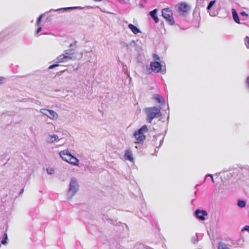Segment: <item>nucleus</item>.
Masks as SVG:
<instances>
[{
    "label": "nucleus",
    "instance_id": "4468645a",
    "mask_svg": "<svg viewBox=\"0 0 249 249\" xmlns=\"http://www.w3.org/2000/svg\"><path fill=\"white\" fill-rule=\"evenodd\" d=\"M125 159L133 162L134 160L132 152L130 150L125 151Z\"/></svg>",
    "mask_w": 249,
    "mask_h": 249
},
{
    "label": "nucleus",
    "instance_id": "72a5a7b5",
    "mask_svg": "<svg viewBox=\"0 0 249 249\" xmlns=\"http://www.w3.org/2000/svg\"><path fill=\"white\" fill-rule=\"evenodd\" d=\"M117 0L121 3H124V0Z\"/></svg>",
    "mask_w": 249,
    "mask_h": 249
},
{
    "label": "nucleus",
    "instance_id": "c85d7f7f",
    "mask_svg": "<svg viewBox=\"0 0 249 249\" xmlns=\"http://www.w3.org/2000/svg\"><path fill=\"white\" fill-rule=\"evenodd\" d=\"M242 230H245L249 231V226H246Z\"/></svg>",
    "mask_w": 249,
    "mask_h": 249
},
{
    "label": "nucleus",
    "instance_id": "1a4fd4ad",
    "mask_svg": "<svg viewBox=\"0 0 249 249\" xmlns=\"http://www.w3.org/2000/svg\"><path fill=\"white\" fill-rule=\"evenodd\" d=\"M151 70L156 73L159 72L161 70V65L159 62H152L150 63Z\"/></svg>",
    "mask_w": 249,
    "mask_h": 249
},
{
    "label": "nucleus",
    "instance_id": "2f4dec72",
    "mask_svg": "<svg viewBox=\"0 0 249 249\" xmlns=\"http://www.w3.org/2000/svg\"><path fill=\"white\" fill-rule=\"evenodd\" d=\"M247 84L248 86L249 87V76L247 78Z\"/></svg>",
    "mask_w": 249,
    "mask_h": 249
},
{
    "label": "nucleus",
    "instance_id": "9d476101",
    "mask_svg": "<svg viewBox=\"0 0 249 249\" xmlns=\"http://www.w3.org/2000/svg\"><path fill=\"white\" fill-rule=\"evenodd\" d=\"M207 215V213L205 211L196 210L195 212L196 216L200 220H204L205 216Z\"/></svg>",
    "mask_w": 249,
    "mask_h": 249
},
{
    "label": "nucleus",
    "instance_id": "aec40b11",
    "mask_svg": "<svg viewBox=\"0 0 249 249\" xmlns=\"http://www.w3.org/2000/svg\"><path fill=\"white\" fill-rule=\"evenodd\" d=\"M218 249H230L226 245L223 243L220 242L218 244Z\"/></svg>",
    "mask_w": 249,
    "mask_h": 249
},
{
    "label": "nucleus",
    "instance_id": "c756f323",
    "mask_svg": "<svg viewBox=\"0 0 249 249\" xmlns=\"http://www.w3.org/2000/svg\"><path fill=\"white\" fill-rule=\"evenodd\" d=\"M42 30V28L41 27H39L38 28V29H37V30L36 31V34H38Z\"/></svg>",
    "mask_w": 249,
    "mask_h": 249
},
{
    "label": "nucleus",
    "instance_id": "5701e85b",
    "mask_svg": "<svg viewBox=\"0 0 249 249\" xmlns=\"http://www.w3.org/2000/svg\"><path fill=\"white\" fill-rule=\"evenodd\" d=\"M238 206L241 208H244L246 206V202L243 200H239L238 202Z\"/></svg>",
    "mask_w": 249,
    "mask_h": 249
},
{
    "label": "nucleus",
    "instance_id": "f704fd0d",
    "mask_svg": "<svg viewBox=\"0 0 249 249\" xmlns=\"http://www.w3.org/2000/svg\"><path fill=\"white\" fill-rule=\"evenodd\" d=\"M23 191H24L23 189H22L20 191V192H19V194L20 195V194H22V193H23Z\"/></svg>",
    "mask_w": 249,
    "mask_h": 249
},
{
    "label": "nucleus",
    "instance_id": "39448f33",
    "mask_svg": "<svg viewBox=\"0 0 249 249\" xmlns=\"http://www.w3.org/2000/svg\"><path fill=\"white\" fill-rule=\"evenodd\" d=\"M163 17L167 20L170 25L174 24V20L173 17V12L169 8H165L162 10Z\"/></svg>",
    "mask_w": 249,
    "mask_h": 249
},
{
    "label": "nucleus",
    "instance_id": "7ed1b4c3",
    "mask_svg": "<svg viewBox=\"0 0 249 249\" xmlns=\"http://www.w3.org/2000/svg\"><path fill=\"white\" fill-rule=\"evenodd\" d=\"M146 113L147 114V121L149 123H151L154 118L161 115L160 109L156 107L147 108Z\"/></svg>",
    "mask_w": 249,
    "mask_h": 249
},
{
    "label": "nucleus",
    "instance_id": "dca6fc26",
    "mask_svg": "<svg viewBox=\"0 0 249 249\" xmlns=\"http://www.w3.org/2000/svg\"><path fill=\"white\" fill-rule=\"evenodd\" d=\"M74 53V49L71 48L68 50H66L64 52V54L69 56V59L71 60L72 59L71 55Z\"/></svg>",
    "mask_w": 249,
    "mask_h": 249
},
{
    "label": "nucleus",
    "instance_id": "f257e3e1",
    "mask_svg": "<svg viewBox=\"0 0 249 249\" xmlns=\"http://www.w3.org/2000/svg\"><path fill=\"white\" fill-rule=\"evenodd\" d=\"M59 155L64 160L71 164L74 166L78 165L79 160L75 157L72 155L68 150L60 151Z\"/></svg>",
    "mask_w": 249,
    "mask_h": 249
},
{
    "label": "nucleus",
    "instance_id": "ddd939ff",
    "mask_svg": "<svg viewBox=\"0 0 249 249\" xmlns=\"http://www.w3.org/2000/svg\"><path fill=\"white\" fill-rule=\"evenodd\" d=\"M58 139V137L56 134L49 135L46 138V141L49 143H53Z\"/></svg>",
    "mask_w": 249,
    "mask_h": 249
},
{
    "label": "nucleus",
    "instance_id": "6ab92c4d",
    "mask_svg": "<svg viewBox=\"0 0 249 249\" xmlns=\"http://www.w3.org/2000/svg\"><path fill=\"white\" fill-rule=\"evenodd\" d=\"M8 236L7 233H5L2 237L1 243L3 245H6L7 243Z\"/></svg>",
    "mask_w": 249,
    "mask_h": 249
},
{
    "label": "nucleus",
    "instance_id": "6e6552de",
    "mask_svg": "<svg viewBox=\"0 0 249 249\" xmlns=\"http://www.w3.org/2000/svg\"><path fill=\"white\" fill-rule=\"evenodd\" d=\"M84 8L80 6H74V7H64V8H60L57 9H51L49 11L47 12L46 13L51 12H55V11H67L71 10H75V9H83Z\"/></svg>",
    "mask_w": 249,
    "mask_h": 249
},
{
    "label": "nucleus",
    "instance_id": "9b49d317",
    "mask_svg": "<svg viewBox=\"0 0 249 249\" xmlns=\"http://www.w3.org/2000/svg\"><path fill=\"white\" fill-rule=\"evenodd\" d=\"M189 6L186 3H181L178 5V10L179 12L184 14L187 13L189 10Z\"/></svg>",
    "mask_w": 249,
    "mask_h": 249
},
{
    "label": "nucleus",
    "instance_id": "0eeeda50",
    "mask_svg": "<svg viewBox=\"0 0 249 249\" xmlns=\"http://www.w3.org/2000/svg\"><path fill=\"white\" fill-rule=\"evenodd\" d=\"M40 113L47 116L51 119L54 120L58 118L57 113L53 110L48 109L46 108H41L40 110Z\"/></svg>",
    "mask_w": 249,
    "mask_h": 249
},
{
    "label": "nucleus",
    "instance_id": "f8f14e48",
    "mask_svg": "<svg viewBox=\"0 0 249 249\" xmlns=\"http://www.w3.org/2000/svg\"><path fill=\"white\" fill-rule=\"evenodd\" d=\"M153 99L156 100L157 103L160 104L161 106H163L165 104V101L163 98L159 94H154L153 95Z\"/></svg>",
    "mask_w": 249,
    "mask_h": 249
},
{
    "label": "nucleus",
    "instance_id": "a211bd4d",
    "mask_svg": "<svg viewBox=\"0 0 249 249\" xmlns=\"http://www.w3.org/2000/svg\"><path fill=\"white\" fill-rule=\"evenodd\" d=\"M232 16L234 20L237 23H240V19L238 16L234 9H232Z\"/></svg>",
    "mask_w": 249,
    "mask_h": 249
},
{
    "label": "nucleus",
    "instance_id": "f3484780",
    "mask_svg": "<svg viewBox=\"0 0 249 249\" xmlns=\"http://www.w3.org/2000/svg\"><path fill=\"white\" fill-rule=\"evenodd\" d=\"M157 9H154L150 12V15L153 18L156 23H158L159 21V19L157 16Z\"/></svg>",
    "mask_w": 249,
    "mask_h": 249
},
{
    "label": "nucleus",
    "instance_id": "473e14b6",
    "mask_svg": "<svg viewBox=\"0 0 249 249\" xmlns=\"http://www.w3.org/2000/svg\"><path fill=\"white\" fill-rule=\"evenodd\" d=\"M208 176H209L211 177L213 182L214 183V180L213 179V176L212 175H208Z\"/></svg>",
    "mask_w": 249,
    "mask_h": 249
},
{
    "label": "nucleus",
    "instance_id": "2eb2a0df",
    "mask_svg": "<svg viewBox=\"0 0 249 249\" xmlns=\"http://www.w3.org/2000/svg\"><path fill=\"white\" fill-rule=\"evenodd\" d=\"M128 27L135 35H137L141 32L140 30L136 26L132 24H129Z\"/></svg>",
    "mask_w": 249,
    "mask_h": 249
},
{
    "label": "nucleus",
    "instance_id": "412c9836",
    "mask_svg": "<svg viewBox=\"0 0 249 249\" xmlns=\"http://www.w3.org/2000/svg\"><path fill=\"white\" fill-rule=\"evenodd\" d=\"M76 43H77L76 41H75V40L73 41L71 43H70L69 47L71 49V48L74 49V51L75 50V49L76 48Z\"/></svg>",
    "mask_w": 249,
    "mask_h": 249
},
{
    "label": "nucleus",
    "instance_id": "cd10ccee",
    "mask_svg": "<svg viewBox=\"0 0 249 249\" xmlns=\"http://www.w3.org/2000/svg\"><path fill=\"white\" fill-rule=\"evenodd\" d=\"M240 15L242 16H245V17H248V14H247L244 11H243L242 12L240 13Z\"/></svg>",
    "mask_w": 249,
    "mask_h": 249
},
{
    "label": "nucleus",
    "instance_id": "423d86ee",
    "mask_svg": "<svg viewBox=\"0 0 249 249\" xmlns=\"http://www.w3.org/2000/svg\"><path fill=\"white\" fill-rule=\"evenodd\" d=\"M68 60H70L69 59V56L67 55H65L63 53V54L59 55L55 59V61L56 63V64H54L50 65L49 67V69L51 70V69H53L55 67H58L59 66V65L57 63L67 62Z\"/></svg>",
    "mask_w": 249,
    "mask_h": 249
},
{
    "label": "nucleus",
    "instance_id": "4be33fe9",
    "mask_svg": "<svg viewBox=\"0 0 249 249\" xmlns=\"http://www.w3.org/2000/svg\"><path fill=\"white\" fill-rule=\"evenodd\" d=\"M245 44L248 49H249V37L247 36L244 38Z\"/></svg>",
    "mask_w": 249,
    "mask_h": 249
},
{
    "label": "nucleus",
    "instance_id": "393cba45",
    "mask_svg": "<svg viewBox=\"0 0 249 249\" xmlns=\"http://www.w3.org/2000/svg\"><path fill=\"white\" fill-rule=\"evenodd\" d=\"M54 172V169L52 168H48L47 169V173L49 175H52Z\"/></svg>",
    "mask_w": 249,
    "mask_h": 249
},
{
    "label": "nucleus",
    "instance_id": "f03ea898",
    "mask_svg": "<svg viewBox=\"0 0 249 249\" xmlns=\"http://www.w3.org/2000/svg\"><path fill=\"white\" fill-rule=\"evenodd\" d=\"M79 190V184L77 180L74 178H72L71 179L69 184V189L67 194L68 199H71L77 192Z\"/></svg>",
    "mask_w": 249,
    "mask_h": 249
},
{
    "label": "nucleus",
    "instance_id": "bb28decb",
    "mask_svg": "<svg viewBox=\"0 0 249 249\" xmlns=\"http://www.w3.org/2000/svg\"><path fill=\"white\" fill-rule=\"evenodd\" d=\"M153 58L155 60H160V57L157 54H153Z\"/></svg>",
    "mask_w": 249,
    "mask_h": 249
},
{
    "label": "nucleus",
    "instance_id": "a878e982",
    "mask_svg": "<svg viewBox=\"0 0 249 249\" xmlns=\"http://www.w3.org/2000/svg\"><path fill=\"white\" fill-rule=\"evenodd\" d=\"M43 14H41L39 16V17L37 18V21H36V25L37 26H38L41 20V19H42V18L43 17Z\"/></svg>",
    "mask_w": 249,
    "mask_h": 249
},
{
    "label": "nucleus",
    "instance_id": "b1692460",
    "mask_svg": "<svg viewBox=\"0 0 249 249\" xmlns=\"http://www.w3.org/2000/svg\"><path fill=\"white\" fill-rule=\"evenodd\" d=\"M215 0L211 1L210 2L209 5H208L207 9L210 10L212 8V7L213 6V5L215 3Z\"/></svg>",
    "mask_w": 249,
    "mask_h": 249
},
{
    "label": "nucleus",
    "instance_id": "7c9ffc66",
    "mask_svg": "<svg viewBox=\"0 0 249 249\" xmlns=\"http://www.w3.org/2000/svg\"><path fill=\"white\" fill-rule=\"evenodd\" d=\"M4 79V78L3 77H0V84L2 83L3 80Z\"/></svg>",
    "mask_w": 249,
    "mask_h": 249
},
{
    "label": "nucleus",
    "instance_id": "20e7f679",
    "mask_svg": "<svg viewBox=\"0 0 249 249\" xmlns=\"http://www.w3.org/2000/svg\"><path fill=\"white\" fill-rule=\"evenodd\" d=\"M148 132V128L146 125H143L137 131L135 132L134 136L137 143H142L145 140V133Z\"/></svg>",
    "mask_w": 249,
    "mask_h": 249
}]
</instances>
